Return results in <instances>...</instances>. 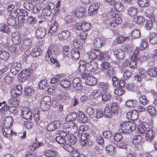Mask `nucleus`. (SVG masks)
<instances>
[{
    "label": "nucleus",
    "instance_id": "nucleus-1",
    "mask_svg": "<svg viewBox=\"0 0 157 157\" xmlns=\"http://www.w3.org/2000/svg\"><path fill=\"white\" fill-rule=\"evenodd\" d=\"M135 124L128 121L121 124L119 131L121 133H129L135 130Z\"/></svg>",
    "mask_w": 157,
    "mask_h": 157
},
{
    "label": "nucleus",
    "instance_id": "nucleus-2",
    "mask_svg": "<svg viewBox=\"0 0 157 157\" xmlns=\"http://www.w3.org/2000/svg\"><path fill=\"white\" fill-rule=\"evenodd\" d=\"M51 98L48 96L44 97L41 100L40 106L41 110L43 111L48 110L50 108Z\"/></svg>",
    "mask_w": 157,
    "mask_h": 157
},
{
    "label": "nucleus",
    "instance_id": "nucleus-3",
    "mask_svg": "<svg viewBox=\"0 0 157 157\" xmlns=\"http://www.w3.org/2000/svg\"><path fill=\"white\" fill-rule=\"evenodd\" d=\"M86 71H91L93 72L96 71L97 68V63L94 60L90 61L87 63H86Z\"/></svg>",
    "mask_w": 157,
    "mask_h": 157
},
{
    "label": "nucleus",
    "instance_id": "nucleus-4",
    "mask_svg": "<svg viewBox=\"0 0 157 157\" xmlns=\"http://www.w3.org/2000/svg\"><path fill=\"white\" fill-rule=\"evenodd\" d=\"M59 49L56 46H50L47 50L48 57H56L59 54Z\"/></svg>",
    "mask_w": 157,
    "mask_h": 157
},
{
    "label": "nucleus",
    "instance_id": "nucleus-5",
    "mask_svg": "<svg viewBox=\"0 0 157 157\" xmlns=\"http://www.w3.org/2000/svg\"><path fill=\"white\" fill-rule=\"evenodd\" d=\"M54 8V5L52 3H49L47 4L46 8L43 9L42 12L44 15L47 16H49L51 14L52 10Z\"/></svg>",
    "mask_w": 157,
    "mask_h": 157
},
{
    "label": "nucleus",
    "instance_id": "nucleus-6",
    "mask_svg": "<svg viewBox=\"0 0 157 157\" xmlns=\"http://www.w3.org/2000/svg\"><path fill=\"white\" fill-rule=\"evenodd\" d=\"M60 125V121L56 120L49 123L47 127V129L49 131H52L59 128Z\"/></svg>",
    "mask_w": 157,
    "mask_h": 157
},
{
    "label": "nucleus",
    "instance_id": "nucleus-7",
    "mask_svg": "<svg viewBox=\"0 0 157 157\" xmlns=\"http://www.w3.org/2000/svg\"><path fill=\"white\" fill-rule=\"evenodd\" d=\"M21 68V63L17 62L13 63L11 66L10 71L14 75L17 74Z\"/></svg>",
    "mask_w": 157,
    "mask_h": 157
},
{
    "label": "nucleus",
    "instance_id": "nucleus-8",
    "mask_svg": "<svg viewBox=\"0 0 157 157\" xmlns=\"http://www.w3.org/2000/svg\"><path fill=\"white\" fill-rule=\"evenodd\" d=\"M31 74V71L30 69H24L19 74V76L21 79L25 80L29 78Z\"/></svg>",
    "mask_w": 157,
    "mask_h": 157
},
{
    "label": "nucleus",
    "instance_id": "nucleus-9",
    "mask_svg": "<svg viewBox=\"0 0 157 157\" xmlns=\"http://www.w3.org/2000/svg\"><path fill=\"white\" fill-rule=\"evenodd\" d=\"M46 33V30L44 27H39L36 31V35L38 38H42L45 36Z\"/></svg>",
    "mask_w": 157,
    "mask_h": 157
},
{
    "label": "nucleus",
    "instance_id": "nucleus-10",
    "mask_svg": "<svg viewBox=\"0 0 157 157\" xmlns=\"http://www.w3.org/2000/svg\"><path fill=\"white\" fill-rule=\"evenodd\" d=\"M100 4L98 3H94L92 4L89 7L88 9V13L89 15L91 16L96 13Z\"/></svg>",
    "mask_w": 157,
    "mask_h": 157
},
{
    "label": "nucleus",
    "instance_id": "nucleus-11",
    "mask_svg": "<svg viewBox=\"0 0 157 157\" xmlns=\"http://www.w3.org/2000/svg\"><path fill=\"white\" fill-rule=\"evenodd\" d=\"M22 115L25 119H31L32 117V114L30 109L29 108H24L22 110Z\"/></svg>",
    "mask_w": 157,
    "mask_h": 157
},
{
    "label": "nucleus",
    "instance_id": "nucleus-12",
    "mask_svg": "<svg viewBox=\"0 0 157 157\" xmlns=\"http://www.w3.org/2000/svg\"><path fill=\"white\" fill-rule=\"evenodd\" d=\"M71 36V33L68 30H64L58 35V37L60 40H68Z\"/></svg>",
    "mask_w": 157,
    "mask_h": 157
},
{
    "label": "nucleus",
    "instance_id": "nucleus-13",
    "mask_svg": "<svg viewBox=\"0 0 157 157\" xmlns=\"http://www.w3.org/2000/svg\"><path fill=\"white\" fill-rule=\"evenodd\" d=\"M105 40L102 38H96L94 40V45L95 47L100 48L104 46L105 44Z\"/></svg>",
    "mask_w": 157,
    "mask_h": 157
},
{
    "label": "nucleus",
    "instance_id": "nucleus-14",
    "mask_svg": "<svg viewBox=\"0 0 157 157\" xmlns=\"http://www.w3.org/2000/svg\"><path fill=\"white\" fill-rule=\"evenodd\" d=\"M12 40L14 45H18L21 42V40L19 33H13L12 35Z\"/></svg>",
    "mask_w": 157,
    "mask_h": 157
},
{
    "label": "nucleus",
    "instance_id": "nucleus-15",
    "mask_svg": "<svg viewBox=\"0 0 157 157\" xmlns=\"http://www.w3.org/2000/svg\"><path fill=\"white\" fill-rule=\"evenodd\" d=\"M139 114L138 112L136 110L133 109L131 111L128 112L127 113V115L128 117V118L130 117V119L132 121L136 120L138 118Z\"/></svg>",
    "mask_w": 157,
    "mask_h": 157
},
{
    "label": "nucleus",
    "instance_id": "nucleus-16",
    "mask_svg": "<svg viewBox=\"0 0 157 157\" xmlns=\"http://www.w3.org/2000/svg\"><path fill=\"white\" fill-rule=\"evenodd\" d=\"M155 135V131L152 129H150L147 131L145 139L148 141H151L153 139Z\"/></svg>",
    "mask_w": 157,
    "mask_h": 157
},
{
    "label": "nucleus",
    "instance_id": "nucleus-17",
    "mask_svg": "<svg viewBox=\"0 0 157 157\" xmlns=\"http://www.w3.org/2000/svg\"><path fill=\"white\" fill-rule=\"evenodd\" d=\"M89 135L87 133H82L81 136V139L82 141V144L83 146L89 145L90 142L89 141Z\"/></svg>",
    "mask_w": 157,
    "mask_h": 157
},
{
    "label": "nucleus",
    "instance_id": "nucleus-18",
    "mask_svg": "<svg viewBox=\"0 0 157 157\" xmlns=\"http://www.w3.org/2000/svg\"><path fill=\"white\" fill-rule=\"evenodd\" d=\"M110 143V144L106 147L105 150L107 154L109 155H111L115 151V147H114L113 145L115 144V143L113 141H111Z\"/></svg>",
    "mask_w": 157,
    "mask_h": 157
},
{
    "label": "nucleus",
    "instance_id": "nucleus-19",
    "mask_svg": "<svg viewBox=\"0 0 157 157\" xmlns=\"http://www.w3.org/2000/svg\"><path fill=\"white\" fill-rule=\"evenodd\" d=\"M77 119L79 122L82 123H86L88 120V118L81 111L78 113Z\"/></svg>",
    "mask_w": 157,
    "mask_h": 157
},
{
    "label": "nucleus",
    "instance_id": "nucleus-20",
    "mask_svg": "<svg viewBox=\"0 0 157 157\" xmlns=\"http://www.w3.org/2000/svg\"><path fill=\"white\" fill-rule=\"evenodd\" d=\"M86 84L90 86H93L97 83V81L96 78L92 76H88L86 80Z\"/></svg>",
    "mask_w": 157,
    "mask_h": 157
},
{
    "label": "nucleus",
    "instance_id": "nucleus-21",
    "mask_svg": "<svg viewBox=\"0 0 157 157\" xmlns=\"http://www.w3.org/2000/svg\"><path fill=\"white\" fill-rule=\"evenodd\" d=\"M114 54L117 59H121L124 58V53L123 50L119 49L114 51Z\"/></svg>",
    "mask_w": 157,
    "mask_h": 157
},
{
    "label": "nucleus",
    "instance_id": "nucleus-22",
    "mask_svg": "<svg viewBox=\"0 0 157 157\" xmlns=\"http://www.w3.org/2000/svg\"><path fill=\"white\" fill-rule=\"evenodd\" d=\"M77 116L78 114L75 112H72L67 115L66 120L67 122L72 121L77 119Z\"/></svg>",
    "mask_w": 157,
    "mask_h": 157
},
{
    "label": "nucleus",
    "instance_id": "nucleus-23",
    "mask_svg": "<svg viewBox=\"0 0 157 157\" xmlns=\"http://www.w3.org/2000/svg\"><path fill=\"white\" fill-rule=\"evenodd\" d=\"M150 0H138L137 3L141 7H148L150 5Z\"/></svg>",
    "mask_w": 157,
    "mask_h": 157
},
{
    "label": "nucleus",
    "instance_id": "nucleus-24",
    "mask_svg": "<svg viewBox=\"0 0 157 157\" xmlns=\"http://www.w3.org/2000/svg\"><path fill=\"white\" fill-rule=\"evenodd\" d=\"M146 110L149 114L152 116H155L156 114V108L152 105L147 106L146 108Z\"/></svg>",
    "mask_w": 157,
    "mask_h": 157
},
{
    "label": "nucleus",
    "instance_id": "nucleus-25",
    "mask_svg": "<svg viewBox=\"0 0 157 157\" xmlns=\"http://www.w3.org/2000/svg\"><path fill=\"white\" fill-rule=\"evenodd\" d=\"M56 151L52 149L47 150L44 153V155L48 157H55L57 155Z\"/></svg>",
    "mask_w": 157,
    "mask_h": 157
},
{
    "label": "nucleus",
    "instance_id": "nucleus-26",
    "mask_svg": "<svg viewBox=\"0 0 157 157\" xmlns=\"http://www.w3.org/2000/svg\"><path fill=\"white\" fill-rule=\"evenodd\" d=\"M24 92L26 96H31L34 94V89L31 86H27L25 88Z\"/></svg>",
    "mask_w": 157,
    "mask_h": 157
},
{
    "label": "nucleus",
    "instance_id": "nucleus-27",
    "mask_svg": "<svg viewBox=\"0 0 157 157\" xmlns=\"http://www.w3.org/2000/svg\"><path fill=\"white\" fill-rule=\"evenodd\" d=\"M137 9L134 7H131L127 9V12L129 15L132 17H134L137 14Z\"/></svg>",
    "mask_w": 157,
    "mask_h": 157
},
{
    "label": "nucleus",
    "instance_id": "nucleus-28",
    "mask_svg": "<svg viewBox=\"0 0 157 157\" xmlns=\"http://www.w3.org/2000/svg\"><path fill=\"white\" fill-rule=\"evenodd\" d=\"M42 51L40 48H35L33 49L30 52L31 55L34 57H36L40 55Z\"/></svg>",
    "mask_w": 157,
    "mask_h": 157
},
{
    "label": "nucleus",
    "instance_id": "nucleus-29",
    "mask_svg": "<svg viewBox=\"0 0 157 157\" xmlns=\"http://www.w3.org/2000/svg\"><path fill=\"white\" fill-rule=\"evenodd\" d=\"M10 56V54L6 51L4 50L0 51V59L3 60H6Z\"/></svg>",
    "mask_w": 157,
    "mask_h": 157
},
{
    "label": "nucleus",
    "instance_id": "nucleus-30",
    "mask_svg": "<svg viewBox=\"0 0 157 157\" xmlns=\"http://www.w3.org/2000/svg\"><path fill=\"white\" fill-rule=\"evenodd\" d=\"M149 37V41L151 44H155L157 43V33H153Z\"/></svg>",
    "mask_w": 157,
    "mask_h": 157
},
{
    "label": "nucleus",
    "instance_id": "nucleus-31",
    "mask_svg": "<svg viewBox=\"0 0 157 157\" xmlns=\"http://www.w3.org/2000/svg\"><path fill=\"white\" fill-rule=\"evenodd\" d=\"M59 83L61 86L63 88H68L71 85V82L66 79L60 81Z\"/></svg>",
    "mask_w": 157,
    "mask_h": 157
},
{
    "label": "nucleus",
    "instance_id": "nucleus-32",
    "mask_svg": "<svg viewBox=\"0 0 157 157\" xmlns=\"http://www.w3.org/2000/svg\"><path fill=\"white\" fill-rule=\"evenodd\" d=\"M71 53L72 58L75 60L78 59L80 57V52L76 49H72L71 51Z\"/></svg>",
    "mask_w": 157,
    "mask_h": 157
},
{
    "label": "nucleus",
    "instance_id": "nucleus-33",
    "mask_svg": "<svg viewBox=\"0 0 157 157\" xmlns=\"http://www.w3.org/2000/svg\"><path fill=\"white\" fill-rule=\"evenodd\" d=\"M126 105L127 106L129 107H135L137 105V101L135 100H128L126 102Z\"/></svg>",
    "mask_w": 157,
    "mask_h": 157
},
{
    "label": "nucleus",
    "instance_id": "nucleus-34",
    "mask_svg": "<svg viewBox=\"0 0 157 157\" xmlns=\"http://www.w3.org/2000/svg\"><path fill=\"white\" fill-rule=\"evenodd\" d=\"M133 20L134 22L137 24H142L145 21V18L142 16H137L133 18Z\"/></svg>",
    "mask_w": 157,
    "mask_h": 157
},
{
    "label": "nucleus",
    "instance_id": "nucleus-35",
    "mask_svg": "<svg viewBox=\"0 0 157 157\" xmlns=\"http://www.w3.org/2000/svg\"><path fill=\"white\" fill-rule=\"evenodd\" d=\"M58 135H60L62 138H65L67 140L68 136H69V131L67 130H59L58 131Z\"/></svg>",
    "mask_w": 157,
    "mask_h": 157
},
{
    "label": "nucleus",
    "instance_id": "nucleus-36",
    "mask_svg": "<svg viewBox=\"0 0 157 157\" xmlns=\"http://www.w3.org/2000/svg\"><path fill=\"white\" fill-rule=\"evenodd\" d=\"M48 86L47 81L46 79L41 80L38 84V87L40 89H44Z\"/></svg>",
    "mask_w": 157,
    "mask_h": 157
},
{
    "label": "nucleus",
    "instance_id": "nucleus-37",
    "mask_svg": "<svg viewBox=\"0 0 157 157\" xmlns=\"http://www.w3.org/2000/svg\"><path fill=\"white\" fill-rule=\"evenodd\" d=\"M147 74L151 77H156L157 76V69L152 68L148 71Z\"/></svg>",
    "mask_w": 157,
    "mask_h": 157
},
{
    "label": "nucleus",
    "instance_id": "nucleus-38",
    "mask_svg": "<svg viewBox=\"0 0 157 157\" xmlns=\"http://www.w3.org/2000/svg\"><path fill=\"white\" fill-rule=\"evenodd\" d=\"M23 6L25 9L29 11L33 10L34 8V5L32 2H26L24 3Z\"/></svg>",
    "mask_w": 157,
    "mask_h": 157
},
{
    "label": "nucleus",
    "instance_id": "nucleus-39",
    "mask_svg": "<svg viewBox=\"0 0 157 157\" xmlns=\"http://www.w3.org/2000/svg\"><path fill=\"white\" fill-rule=\"evenodd\" d=\"M23 44L25 46L29 47L31 46L33 44V39L31 38L26 37L23 40Z\"/></svg>",
    "mask_w": 157,
    "mask_h": 157
},
{
    "label": "nucleus",
    "instance_id": "nucleus-40",
    "mask_svg": "<svg viewBox=\"0 0 157 157\" xmlns=\"http://www.w3.org/2000/svg\"><path fill=\"white\" fill-rule=\"evenodd\" d=\"M139 100L140 103L143 105H145L148 103V101L144 95H141L140 94Z\"/></svg>",
    "mask_w": 157,
    "mask_h": 157
},
{
    "label": "nucleus",
    "instance_id": "nucleus-41",
    "mask_svg": "<svg viewBox=\"0 0 157 157\" xmlns=\"http://www.w3.org/2000/svg\"><path fill=\"white\" fill-rule=\"evenodd\" d=\"M131 35L132 39L139 38L140 36V31L138 29L133 30L131 33Z\"/></svg>",
    "mask_w": 157,
    "mask_h": 157
},
{
    "label": "nucleus",
    "instance_id": "nucleus-42",
    "mask_svg": "<svg viewBox=\"0 0 157 157\" xmlns=\"http://www.w3.org/2000/svg\"><path fill=\"white\" fill-rule=\"evenodd\" d=\"M102 69L104 71H108L113 69V68L109 65V63L107 62H104L102 63Z\"/></svg>",
    "mask_w": 157,
    "mask_h": 157
},
{
    "label": "nucleus",
    "instance_id": "nucleus-43",
    "mask_svg": "<svg viewBox=\"0 0 157 157\" xmlns=\"http://www.w3.org/2000/svg\"><path fill=\"white\" fill-rule=\"evenodd\" d=\"M86 112L89 115V117L90 118H92L95 116V110L92 107H89L86 110Z\"/></svg>",
    "mask_w": 157,
    "mask_h": 157
},
{
    "label": "nucleus",
    "instance_id": "nucleus-44",
    "mask_svg": "<svg viewBox=\"0 0 157 157\" xmlns=\"http://www.w3.org/2000/svg\"><path fill=\"white\" fill-rule=\"evenodd\" d=\"M58 24L56 21L54 24L50 27L49 31L51 33H54L57 30Z\"/></svg>",
    "mask_w": 157,
    "mask_h": 157
},
{
    "label": "nucleus",
    "instance_id": "nucleus-45",
    "mask_svg": "<svg viewBox=\"0 0 157 157\" xmlns=\"http://www.w3.org/2000/svg\"><path fill=\"white\" fill-rule=\"evenodd\" d=\"M124 92V88L118 87L116 88L114 91V93L115 94L121 96L123 94Z\"/></svg>",
    "mask_w": 157,
    "mask_h": 157
},
{
    "label": "nucleus",
    "instance_id": "nucleus-46",
    "mask_svg": "<svg viewBox=\"0 0 157 157\" xmlns=\"http://www.w3.org/2000/svg\"><path fill=\"white\" fill-rule=\"evenodd\" d=\"M77 138L75 136H68L67 139V141H68V142L72 144H74L77 141Z\"/></svg>",
    "mask_w": 157,
    "mask_h": 157
},
{
    "label": "nucleus",
    "instance_id": "nucleus-47",
    "mask_svg": "<svg viewBox=\"0 0 157 157\" xmlns=\"http://www.w3.org/2000/svg\"><path fill=\"white\" fill-rule=\"evenodd\" d=\"M114 5L115 9L117 11H121L123 9V6L121 2H115Z\"/></svg>",
    "mask_w": 157,
    "mask_h": 157
},
{
    "label": "nucleus",
    "instance_id": "nucleus-48",
    "mask_svg": "<svg viewBox=\"0 0 157 157\" xmlns=\"http://www.w3.org/2000/svg\"><path fill=\"white\" fill-rule=\"evenodd\" d=\"M9 103L11 104L13 106L17 107L18 106L19 101L16 98L10 99L8 101Z\"/></svg>",
    "mask_w": 157,
    "mask_h": 157
},
{
    "label": "nucleus",
    "instance_id": "nucleus-49",
    "mask_svg": "<svg viewBox=\"0 0 157 157\" xmlns=\"http://www.w3.org/2000/svg\"><path fill=\"white\" fill-rule=\"evenodd\" d=\"M82 30L83 31H87L90 29L91 28L90 24V23L83 22L81 23Z\"/></svg>",
    "mask_w": 157,
    "mask_h": 157
},
{
    "label": "nucleus",
    "instance_id": "nucleus-50",
    "mask_svg": "<svg viewBox=\"0 0 157 157\" xmlns=\"http://www.w3.org/2000/svg\"><path fill=\"white\" fill-rule=\"evenodd\" d=\"M146 128L145 126L143 125H140L138 126V132L140 134H144Z\"/></svg>",
    "mask_w": 157,
    "mask_h": 157
},
{
    "label": "nucleus",
    "instance_id": "nucleus-51",
    "mask_svg": "<svg viewBox=\"0 0 157 157\" xmlns=\"http://www.w3.org/2000/svg\"><path fill=\"white\" fill-rule=\"evenodd\" d=\"M142 140V137L140 135L135 136L133 139V142L135 144H139Z\"/></svg>",
    "mask_w": 157,
    "mask_h": 157
},
{
    "label": "nucleus",
    "instance_id": "nucleus-52",
    "mask_svg": "<svg viewBox=\"0 0 157 157\" xmlns=\"http://www.w3.org/2000/svg\"><path fill=\"white\" fill-rule=\"evenodd\" d=\"M65 138H62L60 135L56 136V141L59 144H63L64 143L67 142Z\"/></svg>",
    "mask_w": 157,
    "mask_h": 157
},
{
    "label": "nucleus",
    "instance_id": "nucleus-53",
    "mask_svg": "<svg viewBox=\"0 0 157 157\" xmlns=\"http://www.w3.org/2000/svg\"><path fill=\"white\" fill-rule=\"evenodd\" d=\"M59 79L56 78H53L51 80L50 83L52 84H53L52 86L54 87L55 88H57L59 83Z\"/></svg>",
    "mask_w": 157,
    "mask_h": 157
},
{
    "label": "nucleus",
    "instance_id": "nucleus-54",
    "mask_svg": "<svg viewBox=\"0 0 157 157\" xmlns=\"http://www.w3.org/2000/svg\"><path fill=\"white\" fill-rule=\"evenodd\" d=\"M63 147L65 150L70 152H71L74 149L72 146L66 144H63Z\"/></svg>",
    "mask_w": 157,
    "mask_h": 157
},
{
    "label": "nucleus",
    "instance_id": "nucleus-55",
    "mask_svg": "<svg viewBox=\"0 0 157 157\" xmlns=\"http://www.w3.org/2000/svg\"><path fill=\"white\" fill-rule=\"evenodd\" d=\"M131 73L129 71L127 70H125L123 74L124 80H127L129 79L131 77Z\"/></svg>",
    "mask_w": 157,
    "mask_h": 157
},
{
    "label": "nucleus",
    "instance_id": "nucleus-56",
    "mask_svg": "<svg viewBox=\"0 0 157 157\" xmlns=\"http://www.w3.org/2000/svg\"><path fill=\"white\" fill-rule=\"evenodd\" d=\"M3 76L4 81L6 83H10L11 82L13 79V78L8 75H4Z\"/></svg>",
    "mask_w": 157,
    "mask_h": 157
},
{
    "label": "nucleus",
    "instance_id": "nucleus-57",
    "mask_svg": "<svg viewBox=\"0 0 157 157\" xmlns=\"http://www.w3.org/2000/svg\"><path fill=\"white\" fill-rule=\"evenodd\" d=\"M113 136L115 141L117 142L120 141L122 138V135L118 132L115 133L114 136Z\"/></svg>",
    "mask_w": 157,
    "mask_h": 157
},
{
    "label": "nucleus",
    "instance_id": "nucleus-58",
    "mask_svg": "<svg viewBox=\"0 0 157 157\" xmlns=\"http://www.w3.org/2000/svg\"><path fill=\"white\" fill-rule=\"evenodd\" d=\"M111 97V95L108 93H104L102 95V100L106 101L109 100Z\"/></svg>",
    "mask_w": 157,
    "mask_h": 157
},
{
    "label": "nucleus",
    "instance_id": "nucleus-59",
    "mask_svg": "<svg viewBox=\"0 0 157 157\" xmlns=\"http://www.w3.org/2000/svg\"><path fill=\"white\" fill-rule=\"evenodd\" d=\"M7 22L10 26H14L16 24V21L13 18L10 17L7 20Z\"/></svg>",
    "mask_w": 157,
    "mask_h": 157
},
{
    "label": "nucleus",
    "instance_id": "nucleus-60",
    "mask_svg": "<svg viewBox=\"0 0 157 157\" xmlns=\"http://www.w3.org/2000/svg\"><path fill=\"white\" fill-rule=\"evenodd\" d=\"M36 21V18L33 16L29 17L26 19V21L28 24L32 25L34 24Z\"/></svg>",
    "mask_w": 157,
    "mask_h": 157
},
{
    "label": "nucleus",
    "instance_id": "nucleus-61",
    "mask_svg": "<svg viewBox=\"0 0 157 157\" xmlns=\"http://www.w3.org/2000/svg\"><path fill=\"white\" fill-rule=\"evenodd\" d=\"M132 61L130 62L129 64V67L133 69H136L137 67V61L138 59L131 60Z\"/></svg>",
    "mask_w": 157,
    "mask_h": 157
},
{
    "label": "nucleus",
    "instance_id": "nucleus-62",
    "mask_svg": "<svg viewBox=\"0 0 157 157\" xmlns=\"http://www.w3.org/2000/svg\"><path fill=\"white\" fill-rule=\"evenodd\" d=\"M153 24L152 22L147 19L146 20L145 27L147 29H150L153 27Z\"/></svg>",
    "mask_w": 157,
    "mask_h": 157
},
{
    "label": "nucleus",
    "instance_id": "nucleus-63",
    "mask_svg": "<svg viewBox=\"0 0 157 157\" xmlns=\"http://www.w3.org/2000/svg\"><path fill=\"white\" fill-rule=\"evenodd\" d=\"M21 92L22 91L14 89L12 91V95L14 97L18 98L21 94Z\"/></svg>",
    "mask_w": 157,
    "mask_h": 157
},
{
    "label": "nucleus",
    "instance_id": "nucleus-64",
    "mask_svg": "<svg viewBox=\"0 0 157 157\" xmlns=\"http://www.w3.org/2000/svg\"><path fill=\"white\" fill-rule=\"evenodd\" d=\"M103 136L107 138H110L112 135L111 132L109 130L104 131L103 133Z\"/></svg>",
    "mask_w": 157,
    "mask_h": 157
}]
</instances>
